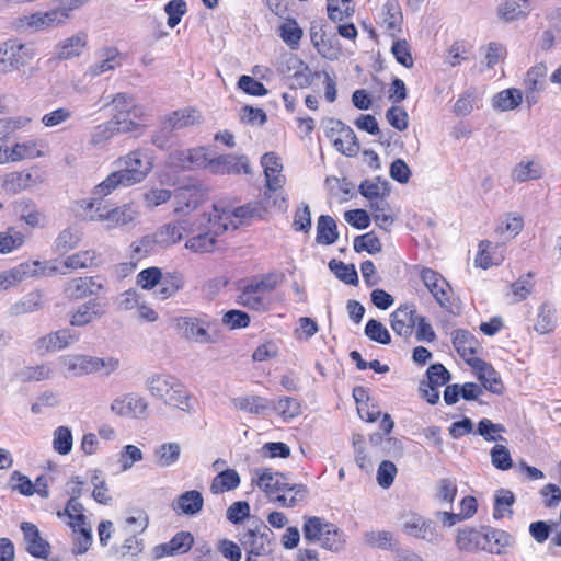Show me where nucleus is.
I'll return each instance as SVG.
<instances>
[{
  "instance_id": "obj_1",
  "label": "nucleus",
  "mask_w": 561,
  "mask_h": 561,
  "mask_svg": "<svg viewBox=\"0 0 561 561\" xmlns=\"http://www.w3.org/2000/svg\"><path fill=\"white\" fill-rule=\"evenodd\" d=\"M222 224L213 214H204L195 220L187 219L185 236H192L185 242V248L194 253H208L215 250L217 237L226 231Z\"/></svg>"
},
{
  "instance_id": "obj_2",
  "label": "nucleus",
  "mask_w": 561,
  "mask_h": 561,
  "mask_svg": "<svg viewBox=\"0 0 561 561\" xmlns=\"http://www.w3.org/2000/svg\"><path fill=\"white\" fill-rule=\"evenodd\" d=\"M256 483L270 499L279 502L286 507L296 506L308 493L306 485L297 483L290 484L287 482V476L285 473H274L271 469H264L259 476Z\"/></svg>"
},
{
  "instance_id": "obj_3",
  "label": "nucleus",
  "mask_w": 561,
  "mask_h": 561,
  "mask_svg": "<svg viewBox=\"0 0 561 561\" xmlns=\"http://www.w3.org/2000/svg\"><path fill=\"white\" fill-rule=\"evenodd\" d=\"M146 387L150 394L167 405L191 413L190 394L183 383L172 375L154 374L146 379Z\"/></svg>"
},
{
  "instance_id": "obj_4",
  "label": "nucleus",
  "mask_w": 561,
  "mask_h": 561,
  "mask_svg": "<svg viewBox=\"0 0 561 561\" xmlns=\"http://www.w3.org/2000/svg\"><path fill=\"white\" fill-rule=\"evenodd\" d=\"M264 192V201L251 202L233 209L219 208L214 205L216 218L226 225V231L236 230L241 225H250L255 219H262L271 206L277 205V198H273Z\"/></svg>"
},
{
  "instance_id": "obj_5",
  "label": "nucleus",
  "mask_w": 561,
  "mask_h": 561,
  "mask_svg": "<svg viewBox=\"0 0 561 561\" xmlns=\"http://www.w3.org/2000/svg\"><path fill=\"white\" fill-rule=\"evenodd\" d=\"M96 198L91 201H82L81 207L87 211L84 217L89 220H98L105 222V229L111 230L117 227L129 226L135 222L139 216V211L133 204H125L111 210L95 207ZM100 205V202L98 203Z\"/></svg>"
},
{
  "instance_id": "obj_6",
  "label": "nucleus",
  "mask_w": 561,
  "mask_h": 561,
  "mask_svg": "<svg viewBox=\"0 0 561 561\" xmlns=\"http://www.w3.org/2000/svg\"><path fill=\"white\" fill-rule=\"evenodd\" d=\"M273 537V531L264 522L255 520L239 534V542L247 554L266 556L271 552Z\"/></svg>"
},
{
  "instance_id": "obj_7",
  "label": "nucleus",
  "mask_w": 561,
  "mask_h": 561,
  "mask_svg": "<svg viewBox=\"0 0 561 561\" xmlns=\"http://www.w3.org/2000/svg\"><path fill=\"white\" fill-rule=\"evenodd\" d=\"M0 73H9L33 59V50L25 44L9 39L0 44Z\"/></svg>"
},
{
  "instance_id": "obj_8",
  "label": "nucleus",
  "mask_w": 561,
  "mask_h": 561,
  "mask_svg": "<svg viewBox=\"0 0 561 561\" xmlns=\"http://www.w3.org/2000/svg\"><path fill=\"white\" fill-rule=\"evenodd\" d=\"M146 176L142 170L129 169L126 165L117 167L116 171L108 174L103 182L95 186L94 195L101 198L111 194L118 187H129L138 184L144 181Z\"/></svg>"
},
{
  "instance_id": "obj_9",
  "label": "nucleus",
  "mask_w": 561,
  "mask_h": 561,
  "mask_svg": "<svg viewBox=\"0 0 561 561\" xmlns=\"http://www.w3.org/2000/svg\"><path fill=\"white\" fill-rule=\"evenodd\" d=\"M402 530L411 537L433 545H438L443 540L442 534L437 530L436 523L417 514H410L404 517Z\"/></svg>"
},
{
  "instance_id": "obj_10",
  "label": "nucleus",
  "mask_w": 561,
  "mask_h": 561,
  "mask_svg": "<svg viewBox=\"0 0 561 561\" xmlns=\"http://www.w3.org/2000/svg\"><path fill=\"white\" fill-rule=\"evenodd\" d=\"M68 14L62 9H54L47 12H36L30 15L20 16L16 27L23 31H43L61 24Z\"/></svg>"
},
{
  "instance_id": "obj_11",
  "label": "nucleus",
  "mask_w": 561,
  "mask_h": 561,
  "mask_svg": "<svg viewBox=\"0 0 561 561\" xmlns=\"http://www.w3.org/2000/svg\"><path fill=\"white\" fill-rule=\"evenodd\" d=\"M108 310V301L105 298H92L78 306L70 314L72 327H85L101 319Z\"/></svg>"
},
{
  "instance_id": "obj_12",
  "label": "nucleus",
  "mask_w": 561,
  "mask_h": 561,
  "mask_svg": "<svg viewBox=\"0 0 561 561\" xmlns=\"http://www.w3.org/2000/svg\"><path fill=\"white\" fill-rule=\"evenodd\" d=\"M421 279L439 306L449 312H454L453 304L448 295L450 290L448 282L432 268H423L421 271Z\"/></svg>"
},
{
  "instance_id": "obj_13",
  "label": "nucleus",
  "mask_w": 561,
  "mask_h": 561,
  "mask_svg": "<svg viewBox=\"0 0 561 561\" xmlns=\"http://www.w3.org/2000/svg\"><path fill=\"white\" fill-rule=\"evenodd\" d=\"M169 161L171 167L178 170H193L209 165V158L203 147L174 151L170 154Z\"/></svg>"
},
{
  "instance_id": "obj_14",
  "label": "nucleus",
  "mask_w": 561,
  "mask_h": 561,
  "mask_svg": "<svg viewBox=\"0 0 561 561\" xmlns=\"http://www.w3.org/2000/svg\"><path fill=\"white\" fill-rule=\"evenodd\" d=\"M209 323L196 317H181L176 320L179 333L186 340L199 343H211L213 340L208 333Z\"/></svg>"
},
{
  "instance_id": "obj_15",
  "label": "nucleus",
  "mask_w": 561,
  "mask_h": 561,
  "mask_svg": "<svg viewBox=\"0 0 561 561\" xmlns=\"http://www.w3.org/2000/svg\"><path fill=\"white\" fill-rule=\"evenodd\" d=\"M111 410L121 416H131L145 419L147 416L148 403L136 393H128L123 398L115 399L111 404Z\"/></svg>"
},
{
  "instance_id": "obj_16",
  "label": "nucleus",
  "mask_w": 561,
  "mask_h": 561,
  "mask_svg": "<svg viewBox=\"0 0 561 561\" xmlns=\"http://www.w3.org/2000/svg\"><path fill=\"white\" fill-rule=\"evenodd\" d=\"M104 289V284L98 282L96 277H76L66 284L65 294L70 299L81 300L90 296H95Z\"/></svg>"
},
{
  "instance_id": "obj_17",
  "label": "nucleus",
  "mask_w": 561,
  "mask_h": 561,
  "mask_svg": "<svg viewBox=\"0 0 561 561\" xmlns=\"http://www.w3.org/2000/svg\"><path fill=\"white\" fill-rule=\"evenodd\" d=\"M214 173L218 174H249L251 172L249 160L245 156L221 154L216 159H209V165Z\"/></svg>"
},
{
  "instance_id": "obj_18",
  "label": "nucleus",
  "mask_w": 561,
  "mask_h": 561,
  "mask_svg": "<svg viewBox=\"0 0 561 561\" xmlns=\"http://www.w3.org/2000/svg\"><path fill=\"white\" fill-rule=\"evenodd\" d=\"M416 310L413 305L400 306L390 316L392 330L400 336L409 337L416 325Z\"/></svg>"
},
{
  "instance_id": "obj_19",
  "label": "nucleus",
  "mask_w": 561,
  "mask_h": 561,
  "mask_svg": "<svg viewBox=\"0 0 561 561\" xmlns=\"http://www.w3.org/2000/svg\"><path fill=\"white\" fill-rule=\"evenodd\" d=\"M467 363L477 371L478 379L484 389L496 394L502 392L503 383L499 374L490 364L478 357L467 359Z\"/></svg>"
},
{
  "instance_id": "obj_20",
  "label": "nucleus",
  "mask_w": 561,
  "mask_h": 561,
  "mask_svg": "<svg viewBox=\"0 0 561 561\" xmlns=\"http://www.w3.org/2000/svg\"><path fill=\"white\" fill-rule=\"evenodd\" d=\"M201 122V114L194 108H182L165 115L161 121V133L183 129Z\"/></svg>"
},
{
  "instance_id": "obj_21",
  "label": "nucleus",
  "mask_w": 561,
  "mask_h": 561,
  "mask_svg": "<svg viewBox=\"0 0 561 561\" xmlns=\"http://www.w3.org/2000/svg\"><path fill=\"white\" fill-rule=\"evenodd\" d=\"M21 529L26 542L27 552L33 557L46 559L50 552V545L41 537L37 526L28 522H23Z\"/></svg>"
},
{
  "instance_id": "obj_22",
  "label": "nucleus",
  "mask_w": 561,
  "mask_h": 561,
  "mask_svg": "<svg viewBox=\"0 0 561 561\" xmlns=\"http://www.w3.org/2000/svg\"><path fill=\"white\" fill-rule=\"evenodd\" d=\"M194 542V537L188 531H179L173 538L164 543H160L153 548L156 559L167 556H176L187 552Z\"/></svg>"
},
{
  "instance_id": "obj_23",
  "label": "nucleus",
  "mask_w": 561,
  "mask_h": 561,
  "mask_svg": "<svg viewBox=\"0 0 561 561\" xmlns=\"http://www.w3.org/2000/svg\"><path fill=\"white\" fill-rule=\"evenodd\" d=\"M261 164L266 178L267 195H272L271 192H276L285 182V178L280 174L283 169L282 161L276 153L266 152L261 158Z\"/></svg>"
},
{
  "instance_id": "obj_24",
  "label": "nucleus",
  "mask_w": 561,
  "mask_h": 561,
  "mask_svg": "<svg viewBox=\"0 0 561 561\" xmlns=\"http://www.w3.org/2000/svg\"><path fill=\"white\" fill-rule=\"evenodd\" d=\"M206 196V188L201 183H192L176 188L175 199L178 206L175 211H184V207L188 209L196 208Z\"/></svg>"
},
{
  "instance_id": "obj_25",
  "label": "nucleus",
  "mask_w": 561,
  "mask_h": 561,
  "mask_svg": "<svg viewBox=\"0 0 561 561\" xmlns=\"http://www.w3.org/2000/svg\"><path fill=\"white\" fill-rule=\"evenodd\" d=\"M79 336V333L70 329H61L41 337L37 342L38 348H44L47 352L62 350L78 342Z\"/></svg>"
},
{
  "instance_id": "obj_26",
  "label": "nucleus",
  "mask_w": 561,
  "mask_h": 561,
  "mask_svg": "<svg viewBox=\"0 0 561 561\" xmlns=\"http://www.w3.org/2000/svg\"><path fill=\"white\" fill-rule=\"evenodd\" d=\"M98 55L100 60L88 68L84 73L85 77L93 79L121 66L119 51L115 47H105Z\"/></svg>"
},
{
  "instance_id": "obj_27",
  "label": "nucleus",
  "mask_w": 561,
  "mask_h": 561,
  "mask_svg": "<svg viewBox=\"0 0 561 561\" xmlns=\"http://www.w3.org/2000/svg\"><path fill=\"white\" fill-rule=\"evenodd\" d=\"M187 219H181L176 222H169L161 226L153 233L159 248H168L178 243L185 236Z\"/></svg>"
},
{
  "instance_id": "obj_28",
  "label": "nucleus",
  "mask_w": 561,
  "mask_h": 561,
  "mask_svg": "<svg viewBox=\"0 0 561 561\" xmlns=\"http://www.w3.org/2000/svg\"><path fill=\"white\" fill-rule=\"evenodd\" d=\"M112 105L113 115H119L122 113L131 114L134 118H142L145 116V110L141 105L137 104L134 96L119 92L116 93L107 101L102 108Z\"/></svg>"
},
{
  "instance_id": "obj_29",
  "label": "nucleus",
  "mask_w": 561,
  "mask_h": 561,
  "mask_svg": "<svg viewBox=\"0 0 561 561\" xmlns=\"http://www.w3.org/2000/svg\"><path fill=\"white\" fill-rule=\"evenodd\" d=\"M483 536V527L477 528H463L458 531L456 538L457 548L461 551L473 552L478 550H484L485 539Z\"/></svg>"
},
{
  "instance_id": "obj_30",
  "label": "nucleus",
  "mask_w": 561,
  "mask_h": 561,
  "mask_svg": "<svg viewBox=\"0 0 561 561\" xmlns=\"http://www.w3.org/2000/svg\"><path fill=\"white\" fill-rule=\"evenodd\" d=\"M483 536H485L488 540L484 551L490 553L500 554L506 547H511L514 543V537L502 529L485 526L483 527Z\"/></svg>"
},
{
  "instance_id": "obj_31",
  "label": "nucleus",
  "mask_w": 561,
  "mask_h": 561,
  "mask_svg": "<svg viewBox=\"0 0 561 561\" xmlns=\"http://www.w3.org/2000/svg\"><path fill=\"white\" fill-rule=\"evenodd\" d=\"M310 39L314 48L322 57L330 60H334L339 57L337 49L333 48L332 45L325 39V32L323 31L322 23L316 21L311 22Z\"/></svg>"
},
{
  "instance_id": "obj_32",
  "label": "nucleus",
  "mask_w": 561,
  "mask_h": 561,
  "mask_svg": "<svg viewBox=\"0 0 561 561\" xmlns=\"http://www.w3.org/2000/svg\"><path fill=\"white\" fill-rule=\"evenodd\" d=\"M359 193L371 202L383 199L390 194V184L380 176L364 180L359 187Z\"/></svg>"
},
{
  "instance_id": "obj_33",
  "label": "nucleus",
  "mask_w": 561,
  "mask_h": 561,
  "mask_svg": "<svg viewBox=\"0 0 561 561\" xmlns=\"http://www.w3.org/2000/svg\"><path fill=\"white\" fill-rule=\"evenodd\" d=\"M451 334L453 345L463 359H470L471 357L469 356L478 353L479 342L469 331L458 329Z\"/></svg>"
},
{
  "instance_id": "obj_34",
  "label": "nucleus",
  "mask_w": 561,
  "mask_h": 561,
  "mask_svg": "<svg viewBox=\"0 0 561 561\" xmlns=\"http://www.w3.org/2000/svg\"><path fill=\"white\" fill-rule=\"evenodd\" d=\"M39 265L38 261L33 262L32 264L28 263H22L9 271H4L0 274V289H7L21 280L25 276H33L37 273L36 268L32 270L33 267H36Z\"/></svg>"
},
{
  "instance_id": "obj_35",
  "label": "nucleus",
  "mask_w": 561,
  "mask_h": 561,
  "mask_svg": "<svg viewBox=\"0 0 561 561\" xmlns=\"http://www.w3.org/2000/svg\"><path fill=\"white\" fill-rule=\"evenodd\" d=\"M204 505V499L199 491L191 490L182 493L176 502L173 504V508L175 511H181L182 514L185 515H196L198 514Z\"/></svg>"
},
{
  "instance_id": "obj_36",
  "label": "nucleus",
  "mask_w": 561,
  "mask_h": 561,
  "mask_svg": "<svg viewBox=\"0 0 561 561\" xmlns=\"http://www.w3.org/2000/svg\"><path fill=\"white\" fill-rule=\"evenodd\" d=\"M62 366L67 375L72 377L93 374L92 356L89 355H68L62 358Z\"/></svg>"
},
{
  "instance_id": "obj_37",
  "label": "nucleus",
  "mask_w": 561,
  "mask_h": 561,
  "mask_svg": "<svg viewBox=\"0 0 561 561\" xmlns=\"http://www.w3.org/2000/svg\"><path fill=\"white\" fill-rule=\"evenodd\" d=\"M14 211L30 227H39L44 220L43 214L35 207L33 202L27 198L19 199L14 203Z\"/></svg>"
},
{
  "instance_id": "obj_38",
  "label": "nucleus",
  "mask_w": 561,
  "mask_h": 561,
  "mask_svg": "<svg viewBox=\"0 0 561 561\" xmlns=\"http://www.w3.org/2000/svg\"><path fill=\"white\" fill-rule=\"evenodd\" d=\"M234 409L252 414H262L270 410L272 402L260 396L238 397L232 399Z\"/></svg>"
},
{
  "instance_id": "obj_39",
  "label": "nucleus",
  "mask_w": 561,
  "mask_h": 561,
  "mask_svg": "<svg viewBox=\"0 0 561 561\" xmlns=\"http://www.w3.org/2000/svg\"><path fill=\"white\" fill-rule=\"evenodd\" d=\"M240 484V476L234 469H226L219 472L211 481L210 491L221 494L234 490Z\"/></svg>"
},
{
  "instance_id": "obj_40",
  "label": "nucleus",
  "mask_w": 561,
  "mask_h": 561,
  "mask_svg": "<svg viewBox=\"0 0 561 561\" xmlns=\"http://www.w3.org/2000/svg\"><path fill=\"white\" fill-rule=\"evenodd\" d=\"M339 238L335 220L329 215H321L317 221V242L320 244H332Z\"/></svg>"
},
{
  "instance_id": "obj_41",
  "label": "nucleus",
  "mask_w": 561,
  "mask_h": 561,
  "mask_svg": "<svg viewBox=\"0 0 561 561\" xmlns=\"http://www.w3.org/2000/svg\"><path fill=\"white\" fill-rule=\"evenodd\" d=\"M83 510L79 499H69L64 511L57 512V516L59 518L68 517L70 519L68 525L72 528L73 533H77V526H82L87 523Z\"/></svg>"
},
{
  "instance_id": "obj_42",
  "label": "nucleus",
  "mask_w": 561,
  "mask_h": 561,
  "mask_svg": "<svg viewBox=\"0 0 561 561\" xmlns=\"http://www.w3.org/2000/svg\"><path fill=\"white\" fill-rule=\"evenodd\" d=\"M531 10L528 0H506L500 8L499 14L505 21H514L526 16Z\"/></svg>"
},
{
  "instance_id": "obj_43",
  "label": "nucleus",
  "mask_w": 561,
  "mask_h": 561,
  "mask_svg": "<svg viewBox=\"0 0 561 561\" xmlns=\"http://www.w3.org/2000/svg\"><path fill=\"white\" fill-rule=\"evenodd\" d=\"M116 167L126 165L129 169L142 170L145 175L152 169V163L148 154L142 150H135L127 156L119 158L115 161Z\"/></svg>"
},
{
  "instance_id": "obj_44",
  "label": "nucleus",
  "mask_w": 561,
  "mask_h": 561,
  "mask_svg": "<svg viewBox=\"0 0 561 561\" xmlns=\"http://www.w3.org/2000/svg\"><path fill=\"white\" fill-rule=\"evenodd\" d=\"M43 308V296L39 291H31L10 307V314L31 313Z\"/></svg>"
},
{
  "instance_id": "obj_45",
  "label": "nucleus",
  "mask_w": 561,
  "mask_h": 561,
  "mask_svg": "<svg viewBox=\"0 0 561 561\" xmlns=\"http://www.w3.org/2000/svg\"><path fill=\"white\" fill-rule=\"evenodd\" d=\"M237 302L240 306L255 311H265L268 308V300L265 296L256 293L251 286L247 285L238 296Z\"/></svg>"
},
{
  "instance_id": "obj_46",
  "label": "nucleus",
  "mask_w": 561,
  "mask_h": 561,
  "mask_svg": "<svg viewBox=\"0 0 561 561\" xmlns=\"http://www.w3.org/2000/svg\"><path fill=\"white\" fill-rule=\"evenodd\" d=\"M341 128L342 135L336 137L334 148L347 157L356 156L359 151V142L354 130L350 126Z\"/></svg>"
},
{
  "instance_id": "obj_47",
  "label": "nucleus",
  "mask_w": 561,
  "mask_h": 561,
  "mask_svg": "<svg viewBox=\"0 0 561 561\" xmlns=\"http://www.w3.org/2000/svg\"><path fill=\"white\" fill-rule=\"evenodd\" d=\"M523 100L520 90L511 88L503 90L494 95L493 107L500 111H511L516 108Z\"/></svg>"
},
{
  "instance_id": "obj_48",
  "label": "nucleus",
  "mask_w": 561,
  "mask_h": 561,
  "mask_svg": "<svg viewBox=\"0 0 561 561\" xmlns=\"http://www.w3.org/2000/svg\"><path fill=\"white\" fill-rule=\"evenodd\" d=\"M543 169L536 161H522L512 171V179L523 183L530 180H538L542 176Z\"/></svg>"
},
{
  "instance_id": "obj_49",
  "label": "nucleus",
  "mask_w": 561,
  "mask_h": 561,
  "mask_svg": "<svg viewBox=\"0 0 561 561\" xmlns=\"http://www.w3.org/2000/svg\"><path fill=\"white\" fill-rule=\"evenodd\" d=\"M304 35L302 28L294 19H287L279 26V36L284 43L293 50L298 49L300 39Z\"/></svg>"
},
{
  "instance_id": "obj_50",
  "label": "nucleus",
  "mask_w": 561,
  "mask_h": 561,
  "mask_svg": "<svg viewBox=\"0 0 561 561\" xmlns=\"http://www.w3.org/2000/svg\"><path fill=\"white\" fill-rule=\"evenodd\" d=\"M87 45V35L85 34H77L70 38H67L62 42L57 51V57L59 59H69L76 56H79L82 49Z\"/></svg>"
},
{
  "instance_id": "obj_51",
  "label": "nucleus",
  "mask_w": 561,
  "mask_h": 561,
  "mask_svg": "<svg viewBox=\"0 0 561 561\" xmlns=\"http://www.w3.org/2000/svg\"><path fill=\"white\" fill-rule=\"evenodd\" d=\"M181 454V446L178 443H164L156 448L154 458L159 467H169L175 463Z\"/></svg>"
},
{
  "instance_id": "obj_52",
  "label": "nucleus",
  "mask_w": 561,
  "mask_h": 561,
  "mask_svg": "<svg viewBox=\"0 0 561 561\" xmlns=\"http://www.w3.org/2000/svg\"><path fill=\"white\" fill-rule=\"evenodd\" d=\"M557 322L556 309L549 302H543L537 316L535 330L540 334L550 333Z\"/></svg>"
},
{
  "instance_id": "obj_53",
  "label": "nucleus",
  "mask_w": 561,
  "mask_h": 561,
  "mask_svg": "<svg viewBox=\"0 0 561 561\" xmlns=\"http://www.w3.org/2000/svg\"><path fill=\"white\" fill-rule=\"evenodd\" d=\"M515 503V495L511 490L500 489L494 499L493 517L501 519L504 516L513 514L512 506Z\"/></svg>"
},
{
  "instance_id": "obj_54",
  "label": "nucleus",
  "mask_w": 561,
  "mask_h": 561,
  "mask_svg": "<svg viewBox=\"0 0 561 561\" xmlns=\"http://www.w3.org/2000/svg\"><path fill=\"white\" fill-rule=\"evenodd\" d=\"M156 290V296L161 299H168L173 296L179 289L183 287V278L178 273L165 274Z\"/></svg>"
},
{
  "instance_id": "obj_55",
  "label": "nucleus",
  "mask_w": 561,
  "mask_h": 561,
  "mask_svg": "<svg viewBox=\"0 0 561 561\" xmlns=\"http://www.w3.org/2000/svg\"><path fill=\"white\" fill-rule=\"evenodd\" d=\"M330 524L331 523H328L323 518L317 516L308 517L302 526V534L305 540L311 542H320L322 536L325 534V530L328 529L327 526H330Z\"/></svg>"
},
{
  "instance_id": "obj_56",
  "label": "nucleus",
  "mask_w": 561,
  "mask_h": 561,
  "mask_svg": "<svg viewBox=\"0 0 561 561\" xmlns=\"http://www.w3.org/2000/svg\"><path fill=\"white\" fill-rule=\"evenodd\" d=\"M383 23L386 28L394 35V31L399 30L402 22V13L400 4L397 0H388L383 8Z\"/></svg>"
},
{
  "instance_id": "obj_57",
  "label": "nucleus",
  "mask_w": 561,
  "mask_h": 561,
  "mask_svg": "<svg viewBox=\"0 0 561 561\" xmlns=\"http://www.w3.org/2000/svg\"><path fill=\"white\" fill-rule=\"evenodd\" d=\"M329 268L335 274V276L347 285L358 284V274L354 264H345L342 261L335 259L329 262Z\"/></svg>"
},
{
  "instance_id": "obj_58",
  "label": "nucleus",
  "mask_w": 561,
  "mask_h": 561,
  "mask_svg": "<svg viewBox=\"0 0 561 561\" xmlns=\"http://www.w3.org/2000/svg\"><path fill=\"white\" fill-rule=\"evenodd\" d=\"M327 527L328 529L320 540L321 547L333 552L341 551L345 545L343 533L332 523Z\"/></svg>"
},
{
  "instance_id": "obj_59",
  "label": "nucleus",
  "mask_w": 561,
  "mask_h": 561,
  "mask_svg": "<svg viewBox=\"0 0 561 561\" xmlns=\"http://www.w3.org/2000/svg\"><path fill=\"white\" fill-rule=\"evenodd\" d=\"M270 410L278 412L284 419H293L301 413L300 403L297 399L285 397L278 401H271Z\"/></svg>"
},
{
  "instance_id": "obj_60",
  "label": "nucleus",
  "mask_w": 561,
  "mask_h": 561,
  "mask_svg": "<svg viewBox=\"0 0 561 561\" xmlns=\"http://www.w3.org/2000/svg\"><path fill=\"white\" fill-rule=\"evenodd\" d=\"M80 241V237L77 231L72 228H66L59 232L58 237L55 240V251L57 253L64 254L72 249H75Z\"/></svg>"
},
{
  "instance_id": "obj_61",
  "label": "nucleus",
  "mask_w": 561,
  "mask_h": 561,
  "mask_svg": "<svg viewBox=\"0 0 561 561\" xmlns=\"http://www.w3.org/2000/svg\"><path fill=\"white\" fill-rule=\"evenodd\" d=\"M54 449L60 455H68L72 449V434L69 427L58 426L54 431Z\"/></svg>"
},
{
  "instance_id": "obj_62",
  "label": "nucleus",
  "mask_w": 561,
  "mask_h": 561,
  "mask_svg": "<svg viewBox=\"0 0 561 561\" xmlns=\"http://www.w3.org/2000/svg\"><path fill=\"white\" fill-rule=\"evenodd\" d=\"M365 335L377 343L389 344L391 336L387 328L378 320L370 319L365 327Z\"/></svg>"
},
{
  "instance_id": "obj_63",
  "label": "nucleus",
  "mask_w": 561,
  "mask_h": 561,
  "mask_svg": "<svg viewBox=\"0 0 561 561\" xmlns=\"http://www.w3.org/2000/svg\"><path fill=\"white\" fill-rule=\"evenodd\" d=\"M159 248L156 242V238L152 234H147L139 240L131 243V257L135 260H141L150 253H153Z\"/></svg>"
},
{
  "instance_id": "obj_64",
  "label": "nucleus",
  "mask_w": 561,
  "mask_h": 561,
  "mask_svg": "<svg viewBox=\"0 0 561 561\" xmlns=\"http://www.w3.org/2000/svg\"><path fill=\"white\" fill-rule=\"evenodd\" d=\"M95 251H81L70 256H67L64 261V265L67 268H87L95 264Z\"/></svg>"
}]
</instances>
